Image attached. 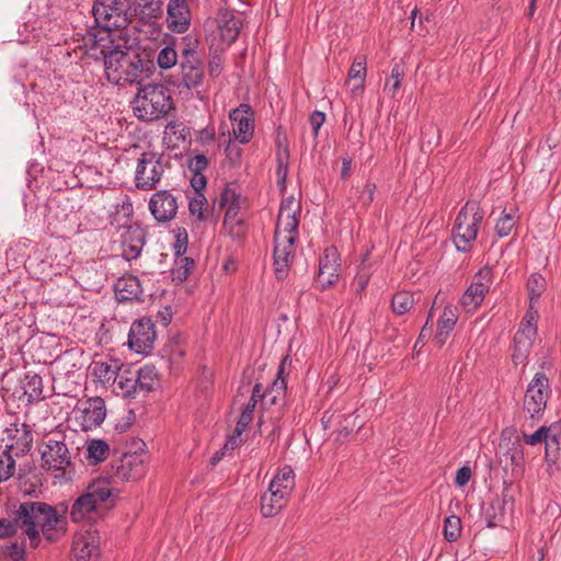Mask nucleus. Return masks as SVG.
Listing matches in <instances>:
<instances>
[{
    "mask_svg": "<svg viewBox=\"0 0 561 561\" xmlns=\"http://www.w3.org/2000/svg\"><path fill=\"white\" fill-rule=\"evenodd\" d=\"M217 25L221 39L227 44H232L240 34L243 21L240 13L220 9L217 14Z\"/></svg>",
    "mask_w": 561,
    "mask_h": 561,
    "instance_id": "4be33fe9",
    "label": "nucleus"
},
{
    "mask_svg": "<svg viewBox=\"0 0 561 561\" xmlns=\"http://www.w3.org/2000/svg\"><path fill=\"white\" fill-rule=\"evenodd\" d=\"M253 413L254 411H252L250 408H244L242 410L236 425L238 434H242L247 430L249 424L253 421Z\"/></svg>",
    "mask_w": 561,
    "mask_h": 561,
    "instance_id": "4d7b16f0",
    "label": "nucleus"
},
{
    "mask_svg": "<svg viewBox=\"0 0 561 561\" xmlns=\"http://www.w3.org/2000/svg\"><path fill=\"white\" fill-rule=\"evenodd\" d=\"M162 140L170 150L184 149L191 145V128L181 121H170L164 127Z\"/></svg>",
    "mask_w": 561,
    "mask_h": 561,
    "instance_id": "412c9836",
    "label": "nucleus"
},
{
    "mask_svg": "<svg viewBox=\"0 0 561 561\" xmlns=\"http://www.w3.org/2000/svg\"><path fill=\"white\" fill-rule=\"evenodd\" d=\"M535 340L514 336V350L512 359L515 365L522 364L529 355Z\"/></svg>",
    "mask_w": 561,
    "mask_h": 561,
    "instance_id": "58836bf2",
    "label": "nucleus"
},
{
    "mask_svg": "<svg viewBox=\"0 0 561 561\" xmlns=\"http://www.w3.org/2000/svg\"><path fill=\"white\" fill-rule=\"evenodd\" d=\"M483 216L480 204L476 201H468L460 209L453 229V241L458 251H470L477 239Z\"/></svg>",
    "mask_w": 561,
    "mask_h": 561,
    "instance_id": "39448f33",
    "label": "nucleus"
},
{
    "mask_svg": "<svg viewBox=\"0 0 561 561\" xmlns=\"http://www.w3.org/2000/svg\"><path fill=\"white\" fill-rule=\"evenodd\" d=\"M215 139V128L206 126L196 134V141L201 145H208Z\"/></svg>",
    "mask_w": 561,
    "mask_h": 561,
    "instance_id": "052dcab7",
    "label": "nucleus"
},
{
    "mask_svg": "<svg viewBox=\"0 0 561 561\" xmlns=\"http://www.w3.org/2000/svg\"><path fill=\"white\" fill-rule=\"evenodd\" d=\"M461 520L456 515L446 517L444 522V538L448 542H455L461 535Z\"/></svg>",
    "mask_w": 561,
    "mask_h": 561,
    "instance_id": "49530a36",
    "label": "nucleus"
},
{
    "mask_svg": "<svg viewBox=\"0 0 561 561\" xmlns=\"http://www.w3.org/2000/svg\"><path fill=\"white\" fill-rule=\"evenodd\" d=\"M206 204V198L203 194H195L194 197L190 199L188 209L193 216H196L198 220L204 218L203 209Z\"/></svg>",
    "mask_w": 561,
    "mask_h": 561,
    "instance_id": "603ef678",
    "label": "nucleus"
},
{
    "mask_svg": "<svg viewBox=\"0 0 561 561\" xmlns=\"http://www.w3.org/2000/svg\"><path fill=\"white\" fill-rule=\"evenodd\" d=\"M376 184L367 182L362 187H356L357 199L355 205L362 207L363 209H367L374 201Z\"/></svg>",
    "mask_w": 561,
    "mask_h": 561,
    "instance_id": "de8ad7c7",
    "label": "nucleus"
},
{
    "mask_svg": "<svg viewBox=\"0 0 561 561\" xmlns=\"http://www.w3.org/2000/svg\"><path fill=\"white\" fill-rule=\"evenodd\" d=\"M92 13L96 24L108 32V36L118 33L122 37L133 19L127 0H95Z\"/></svg>",
    "mask_w": 561,
    "mask_h": 561,
    "instance_id": "20e7f679",
    "label": "nucleus"
},
{
    "mask_svg": "<svg viewBox=\"0 0 561 561\" xmlns=\"http://www.w3.org/2000/svg\"><path fill=\"white\" fill-rule=\"evenodd\" d=\"M88 459L90 463L104 461L110 453L108 444L102 439H92L87 447Z\"/></svg>",
    "mask_w": 561,
    "mask_h": 561,
    "instance_id": "e433bc0d",
    "label": "nucleus"
},
{
    "mask_svg": "<svg viewBox=\"0 0 561 561\" xmlns=\"http://www.w3.org/2000/svg\"><path fill=\"white\" fill-rule=\"evenodd\" d=\"M222 70V58L219 55H214L208 61V71L213 77L220 75Z\"/></svg>",
    "mask_w": 561,
    "mask_h": 561,
    "instance_id": "338daca9",
    "label": "nucleus"
},
{
    "mask_svg": "<svg viewBox=\"0 0 561 561\" xmlns=\"http://www.w3.org/2000/svg\"><path fill=\"white\" fill-rule=\"evenodd\" d=\"M366 78V58L364 56H357L350 70H348V79L351 80H359V84L353 88V92L357 90L363 91V84Z\"/></svg>",
    "mask_w": 561,
    "mask_h": 561,
    "instance_id": "79ce46f5",
    "label": "nucleus"
},
{
    "mask_svg": "<svg viewBox=\"0 0 561 561\" xmlns=\"http://www.w3.org/2000/svg\"><path fill=\"white\" fill-rule=\"evenodd\" d=\"M110 484L111 482L105 477L93 480L84 493L72 504L70 511L71 519L75 523H79L95 512L100 504L106 502L114 491Z\"/></svg>",
    "mask_w": 561,
    "mask_h": 561,
    "instance_id": "423d86ee",
    "label": "nucleus"
},
{
    "mask_svg": "<svg viewBox=\"0 0 561 561\" xmlns=\"http://www.w3.org/2000/svg\"><path fill=\"white\" fill-rule=\"evenodd\" d=\"M114 291L118 301H127L139 298L141 286L137 277L124 275L115 282Z\"/></svg>",
    "mask_w": 561,
    "mask_h": 561,
    "instance_id": "bb28decb",
    "label": "nucleus"
},
{
    "mask_svg": "<svg viewBox=\"0 0 561 561\" xmlns=\"http://www.w3.org/2000/svg\"><path fill=\"white\" fill-rule=\"evenodd\" d=\"M187 68H204V61L201 54L188 55L187 57L180 58V69Z\"/></svg>",
    "mask_w": 561,
    "mask_h": 561,
    "instance_id": "13d9d810",
    "label": "nucleus"
},
{
    "mask_svg": "<svg viewBox=\"0 0 561 561\" xmlns=\"http://www.w3.org/2000/svg\"><path fill=\"white\" fill-rule=\"evenodd\" d=\"M209 161L204 154H196L188 160V168L193 173H202L208 168Z\"/></svg>",
    "mask_w": 561,
    "mask_h": 561,
    "instance_id": "6e6d98bb",
    "label": "nucleus"
},
{
    "mask_svg": "<svg viewBox=\"0 0 561 561\" xmlns=\"http://www.w3.org/2000/svg\"><path fill=\"white\" fill-rule=\"evenodd\" d=\"M149 209L157 221L167 222L175 217L178 202L169 191H158L150 198Z\"/></svg>",
    "mask_w": 561,
    "mask_h": 561,
    "instance_id": "6ab92c4d",
    "label": "nucleus"
},
{
    "mask_svg": "<svg viewBox=\"0 0 561 561\" xmlns=\"http://www.w3.org/2000/svg\"><path fill=\"white\" fill-rule=\"evenodd\" d=\"M517 222L513 214L506 213L504 209L495 224V232L500 238L507 237Z\"/></svg>",
    "mask_w": 561,
    "mask_h": 561,
    "instance_id": "09e8293b",
    "label": "nucleus"
},
{
    "mask_svg": "<svg viewBox=\"0 0 561 561\" xmlns=\"http://www.w3.org/2000/svg\"><path fill=\"white\" fill-rule=\"evenodd\" d=\"M157 333L150 318L136 320L128 333V346L137 354H148L154 345Z\"/></svg>",
    "mask_w": 561,
    "mask_h": 561,
    "instance_id": "ddd939ff",
    "label": "nucleus"
},
{
    "mask_svg": "<svg viewBox=\"0 0 561 561\" xmlns=\"http://www.w3.org/2000/svg\"><path fill=\"white\" fill-rule=\"evenodd\" d=\"M229 118L233 125L234 137L241 144H248L254 134V112L249 104H240L233 108Z\"/></svg>",
    "mask_w": 561,
    "mask_h": 561,
    "instance_id": "a211bd4d",
    "label": "nucleus"
},
{
    "mask_svg": "<svg viewBox=\"0 0 561 561\" xmlns=\"http://www.w3.org/2000/svg\"><path fill=\"white\" fill-rule=\"evenodd\" d=\"M137 445L135 451H125L119 459L112 461L111 479L118 481L139 480L146 474L147 455L142 449L145 443L139 440Z\"/></svg>",
    "mask_w": 561,
    "mask_h": 561,
    "instance_id": "6e6552de",
    "label": "nucleus"
},
{
    "mask_svg": "<svg viewBox=\"0 0 561 561\" xmlns=\"http://www.w3.org/2000/svg\"><path fill=\"white\" fill-rule=\"evenodd\" d=\"M122 367L123 364L116 358L94 360L91 364V374L96 382L107 388L115 385Z\"/></svg>",
    "mask_w": 561,
    "mask_h": 561,
    "instance_id": "b1692460",
    "label": "nucleus"
},
{
    "mask_svg": "<svg viewBox=\"0 0 561 561\" xmlns=\"http://www.w3.org/2000/svg\"><path fill=\"white\" fill-rule=\"evenodd\" d=\"M164 173L162 156L153 151H145L137 160L135 185L141 191L154 190Z\"/></svg>",
    "mask_w": 561,
    "mask_h": 561,
    "instance_id": "1a4fd4ad",
    "label": "nucleus"
},
{
    "mask_svg": "<svg viewBox=\"0 0 561 561\" xmlns=\"http://www.w3.org/2000/svg\"><path fill=\"white\" fill-rule=\"evenodd\" d=\"M172 108L171 91L162 83H149L139 88L133 101L135 116L145 122L160 119Z\"/></svg>",
    "mask_w": 561,
    "mask_h": 561,
    "instance_id": "7ed1b4c3",
    "label": "nucleus"
},
{
    "mask_svg": "<svg viewBox=\"0 0 561 561\" xmlns=\"http://www.w3.org/2000/svg\"><path fill=\"white\" fill-rule=\"evenodd\" d=\"M458 320L457 310L453 306H446L438 319L437 329L434 335L436 346L442 347L454 330Z\"/></svg>",
    "mask_w": 561,
    "mask_h": 561,
    "instance_id": "a878e982",
    "label": "nucleus"
},
{
    "mask_svg": "<svg viewBox=\"0 0 561 561\" xmlns=\"http://www.w3.org/2000/svg\"><path fill=\"white\" fill-rule=\"evenodd\" d=\"M493 273L484 266L474 275L472 283L460 299L461 306L468 311H476L484 300L485 294L492 285Z\"/></svg>",
    "mask_w": 561,
    "mask_h": 561,
    "instance_id": "9b49d317",
    "label": "nucleus"
},
{
    "mask_svg": "<svg viewBox=\"0 0 561 561\" xmlns=\"http://www.w3.org/2000/svg\"><path fill=\"white\" fill-rule=\"evenodd\" d=\"M199 39L192 34H187L180 39V58L187 57L188 55H196L199 53Z\"/></svg>",
    "mask_w": 561,
    "mask_h": 561,
    "instance_id": "8fccbe9b",
    "label": "nucleus"
},
{
    "mask_svg": "<svg viewBox=\"0 0 561 561\" xmlns=\"http://www.w3.org/2000/svg\"><path fill=\"white\" fill-rule=\"evenodd\" d=\"M549 396V380L545 373H537L527 386L524 401L523 413L530 421H539L546 410Z\"/></svg>",
    "mask_w": 561,
    "mask_h": 561,
    "instance_id": "0eeeda50",
    "label": "nucleus"
},
{
    "mask_svg": "<svg viewBox=\"0 0 561 561\" xmlns=\"http://www.w3.org/2000/svg\"><path fill=\"white\" fill-rule=\"evenodd\" d=\"M72 552L76 561H90L94 556L96 557L98 548L83 538H78L73 541Z\"/></svg>",
    "mask_w": 561,
    "mask_h": 561,
    "instance_id": "ea45409f",
    "label": "nucleus"
},
{
    "mask_svg": "<svg viewBox=\"0 0 561 561\" xmlns=\"http://www.w3.org/2000/svg\"><path fill=\"white\" fill-rule=\"evenodd\" d=\"M370 276L367 272L360 271L354 278L353 286H355V290L357 294H360L365 290L369 283Z\"/></svg>",
    "mask_w": 561,
    "mask_h": 561,
    "instance_id": "e2e57ef3",
    "label": "nucleus"
},
{
    "mask_svg": "<svg viewBox=\"0 0 561 561\" xmlns=\"http://www.w3.org/2000/svg\"><path fill=\"white\" fill-rule=\"evenodd\" d=\"M65 510L39 501H24L13 512V523L30 539L33 548L41 542V533L48 541H55L58 533L64 531Z\"/></svg>",
    "mask_w": 561,
    "mask_h": 561,
    "instance_id": "f257e3e1",
    "label": "nucleus"
},
{
    "mask_svg": "<svg viewBox=\"0 0 561 561\" xmlns=\"http://www.w3.org/2000/svg\"><path fill=\"white\" fill-rule=\"evenodd\" d=\"M105 75L110 82L124 85L139 83L152 67L149 60L133 48L126 50L116 47L108 51L102 50Z\"/></svg>",
    "mask_w": 561,
    "mask_h": 561,
    "instance_id": "f03ea898",
    "label": "nucleus"
},
{
    "mask_svg": "<svg viewBox=\"0 0 561 561\" xmlns=\"http://www.w3.org/2000/svg\"><path fill=\"white\" fill-rule=\"evenodd\" d=\"M146 233L138 225H130L124 228L121 234L123 256L127 261L137 259L145 245Z\"/></svg>",
    "mask_w": 561,
    "mask_h": 561,
    "instance_id": "aec40b11",
    "label": "nucleus"
},
{
    "mask_svg": "<svg viewBox=\"0 0 561 561\" xmlns=\"http://www.w3.org/2000/svg\"><path fill=\"white\" fill-rule=\"evenodd\" d=\"M137 378L139 391L149 392L154 389L159 382V375L154 366L145 365L138 369H134Z\"/></svg>",
    "mask_w": 561,
    "mask_h": 561,
    "instance_id": "7c9ffc66",
    "label": "nucleus"
},
{
    "mask_svg": "<svg viewBox=\"0 0 561 561\" xmlns=\"http://www.w3.org/2000/svg\"><path fill=\"white\" fill-rule=\"evenodd\" d=\"M301 205L294 196L286 197L282 201L274 236H285L298 238L299 216Z\"/></svg>",
    "mask_w": 561,
    "mask_h": 561,
    "instance_id": "f8f14e48",
    "label": "nucleus"
},
{
    "mask_svg": "<svg viewBox=\"0 0 561 561\" xmlns=\"http://www.w3.org/2000/svg\"><path fill=\"white\" fill-rule=\"evenodd\" d=\"M499 461L505 469L512 471L522 469L525 461L523 440L514 427H506L502 431L496 451Z\"/></svg>",
    "mask_w": 561,
    "mask_h": 561,
    "instance_id": "9d476101",
    "label": "nucleus"
},
{
    "mask_svg": "<svg viewBox=\"0 0 561 561\" xmlns=\"http://www.w3.org/2000/svg\"><path fill=\"white\" fill-rule=\"evenodd\" d=\"M43 467L48 470H66L71 465V457L64 442L49 438L42 450Z\"/></svg>",
    "mask_w": 561,
    "mask_h": 561,
    "instance_id": "dca6fc26",
    "label": "nucleus"
},
{
    "mask_svg": "<svg viewBox=\"0 0 561 561\" xmlns=\"http://www.w3.org/2000/svg\"><path fill=\"white\" fill-rule=\"evenodd\" d=\"M81 409V420L83 430H92L99 426L105 419V402L100 397L88 399Z\"/></svg>",
    "mask_w": 561,
    "mask_h": 561,
    "instance_id": "393cba45",
    "label": "nucleus"
},
{
    "mask_svg": "<svg viewBox=\"0 0 561 561\" xmlns=\"http://www.w3.org/2000/svg\"><path fill=\"white\" fill-rule=\"evenodd\" d=\"M116 381L121 394L125 398H135L136 393L139 391L134 369L128 368L123 370L122 374H118Z\"/></svg>",
    "mask_w": 561,
    "mask_h": 561,
    "instance_id": "72a5a7b5",
    "label": "nucleus"
},
{
    "mask_svg": "<svg viewBox=\"0 0 561 561\" xmlns=\"http://www.w3.org/2000/svg\"><path fill=\"white\" fill-rule=\"evenodd\" d=\"M179 60V54L175 49L174 44L167 45L163 47L157 56V64L158 66L163 69L168 70L172 67H174L178 64Z\"/></svg>",
    "mask_w": 561,
    "mask_h": 561,
    "instance_id": "a18cd8bd",
    "label": "nucleus"
},
{
    "mask_svg": "<svg viewBox=\"0 0 561 561\" xmlns=\"http://www.w3.org/2000/svg\"><path fill=\"white\" fill-rule=\"evenodd\" d=\"M242 197L241 194L231 186H226L216 199L215 204H218L219 208L226 209L225 225L236 224L242 225L243 220L238 218L241 208Z\"/></svg>",
    "mask_w": 561,
    "mask_h": 561,
    "instance_id": "5701e85b",
    "label": "nucleus"
},
{
    "mask_svg": "<svg viewBox=\"0 0 561 561\" xmlns=\"http://www.w3.org/2000/svg\"><path fill=\"white\" fill-rule=\"evenodd\" d=\"M403 77H404V67L401 64H394L391 69L390 78L387 79V81L385 83L383 91L392 98L396 96V94L401 85V80Z\"/></svg>",
    "mask_w": 561,
    "mask_h": 561,
    "instance_id": "c03bdc74",
    "label": "nucleus"
},
{
    "mask_svg": "<svg viewBox=\"0 0 561 561\" xmlns=\"http://www.w3.org/2000/svg\"><path fill=\"white\" fill-rule=\"evenodd\" d=\"M310 125L313 129V137L317 138L319 129L325 122V114L320 111H313L309 117Z\"/></svg>",
    "mask_w": 561,
    "mask_h": 561,
    "instance_id": "bf43d9fd",
    "label": "nucleus"
},
{
    "mask_svg": "<svg viewBox=\"0 0 561 561\" xmlns=\"http://www.w3.org/2000/svg\"><path fill=\"white\" fill-rule=\"evenodd\" d=\"M5 558L12 561H23L25 557V549L23 545L18 542L11 543L3 549Z\"/></svg>",
    "mask_w": 561,
    "mask_h": 561,
    "instance_id": "864d4df0",
    "label": "nucleus"
},
{
    "mask_svg": "<svg viewBox=\"0 0 561 561\" xmlns=\"http://www.w3.org/2000/svg\"><path fill=\"white\" fill-rule=\"evenodd\" d=\"M268 488L282 492V494L289 497L295 489V472L293 468L290 466L280 468L270 482Z\"/></svg>",
    "mask_w": 561,
    "mask_h": 561,
    "instance_id": "c85d7f7f",
    "label": "nucleus"
},
{
    "mask_svg": "<svg viewBox=\"0 0 561 561\" xmlns=\"http://www.w3.org/2000/svg\"><path fill=\"white\" fill-rule=\"evenodd\" d=\"M538 318L539 314L538 311L535 309L534 302H529V307L520 322L523 324L537 327Z\"/></svg>",
    "mask_w": 561,
    "mask_h": 561,
    "instance_id": "69168bd1",
    "label": "nucleus"
},
{
    "mask_svg": "<svg viewBox=\"0 0 561 561\" xmlns=\"http://www.w3.org/2000/svg\"><path fill=\"white\" fill-rule=\"evenodd\" d=\"M205 78V70L204 68H187V69H180V79L183 84L188 90H196L198 89Z\"/></svg>",
    "mask_w": 561,
    "mask_h": 561,
    "instance_id": "c9c22d12",
    "label": "nucleus"
},
{
    "mask_svg": "<svg viewBox=\"0 0 561 561\" xmlns=\"http://www.w3.org/2000/svg\"><path fill=\"white\" fill-rule=\"evenodd\" d=\"M516 336L528 337L535 340L537 335V327L519 323V328L515 333Z\"/></svg>",
    "mask_w": 561,
    "mask_h": 561,
    "instance_id": "774afa93",
    "label": "nucleus"
},
{
    "mask_svg": "<svg viewBox=\"0 0 561 561\" xmlns=\"http://www.w3.org/2000/svg\"><path fill=\"white\" fill-rule=\"evenodd\" d=\"M15 459L9 449L0 451V483L9 481L15 473Z\"/></svg>",
    "mask_w": 561,
    "mask_h": 561,
    "instance_id": "a19ab883",
    "label": "nucleus"
},
{
    "mask_svg": "<svg viewBox=\"0 0 561 561\" xmlns=\"http://www.w3.org/2000/svg\"><path fill=\"white\" fill-rule=\"evenodd\" d=\"M288 499L289 497L282 494V492H277L268 488L267 492L261 496L262 515L264 517H273L277 515L286 506Z\"/></svg>",
    "mask_w": 561,
    "mask_h": 561,
    "instance_id": "cd10ccee",
    "label": "nucleus"
},
{
    "mask_svg": "<svg viewBox=\"0 0 561 561\" xmlns=\"http://www.w3.org/2000/svg\"><path fill=\"white\" fill-rule=\"evenodd\" d=\"M340 255L336 248H327L319 259L318 275L316 278V285L321 289L325 290L330 286L334 285L339 280L340 270Z\"/></svg>",
    "mask_w": 561,
    "mask_h": 561,
    "instance_id": "2eb2a0df",
    "label": "nucleus"
},
{
    "mask_svg": "<svg viewBox=\"0 0 561 561\" xmlns=\"http://www.w3.org/2000/svg\"><path fill=\"white\" fill-rule=\"evenodd\" d=\"M265 396L262 383L257 382L254 385L251 398L244 408H250L254 411L256 403Z\"/></svg>",
    "mask_w": 561,
    "mask_h": 561,
    "instance_id": "0e129e2a",
    "label": "nucleus"
},
{
    "mask_svg": "<svg viewBox=\"0 0 561 561\" xmlns=\"http://www.w3.org/2000/svg\"><path fill=\"white\" fill-rule=\"evenodd\" d=\"M471 476H472V471H471L470 467L463 466V467L459 468L457 470L456 477H455L456 485L465 486L469 482Z\"/></svg>",
    "mask_w": 561,
    "mask_h": 561,
    "instance_id": "680f3d73",
    "label": "nucleus"
},
{
    "mask_svg": "<svg viewBox=\"0 0 561 561\" xmlns=\"http://www.w3.org/2000/svg\"><path fill=\"white\" fill-rule=\"evenodd\" d=\"M287 359L288 356H285L278 366L277 378L274 380L272 385V391H277L278 393H280L284 392L286 389V381L285 378L283 377V374L285 371Z\"/></svg>",
    "mask_w": 561,
    "mask_h": 561,
    "instance_id": "5fc2aeb1",
    "label": "nucleus"
},
{
    "mask_svg": "<svg viewBox=\"0 0 561 561\" xmlns=\"http://www.w3.org/2000/svg\"><path fill=\"white\" fill-rule=\"evenodd\" d=\"M195 267V261L188 256H180L174 261L171 270L172 279L178 283L186 280Z\"/></svg>",
    "mask_w": 561,
    "mask_h": 561,
    "instance_id": "f704fd0d",
    "label": "nucleus"
},
{
    "mask_svg": "<svg viewBox=\"0 0 561 561\" xmlns=\"http://www.w3.org/2000/svg\"><path fill=\"white\" fill-rule=\"evenodd\" d=\"M192 12L187 0H169L167 4L165 25L172 33L183 34L188 31Z\"/></svg>",
    "mask_w": 561,
    "mask_h": 561,
    "instance_id": "f3484780",
    "label": "nucleus"
},
{
    "mask_svg": "<svg viewBox=\"0 0 561 561\" xmlns=\"http://www.w3.org/2000/svg\"><path fill=\"white\" fill-rule=\"evenodd\" d=\"M24 394L27 396L28 401H39L45 399L43 394V380L42 377L35 373L27 371L23 378Z\"/></svg>",
    "mask_w": 561,
    "mask_h": 561,
    "instance_id": "2f4dec72",
    "label": "nucleus"
},
{
    "mask_svg": "<svg viewBox=\"0 0 561 561\" xmlns=\"http://www.w3.org/2000/svg\"><path fill=\"white\" fill-rule=\"evenodd\" d=\"M276 176H277V185L280 188H284L286 185L287 174H288V152L284 150L283 152H278L276 157Z\"/></svg>",
    "mask_w": 561,
    "mask_h": 561,
    "instance_id": "3c124183",
    "label": "nucleus"
},
{
    "mask_svg": "<svg viewBox=\"0 0 561 561\" xmlns=\"http://www.w3.org/2000/svg\"><path fill=\"white\" fill-rule=\"evenodd\" d=\"M546 279L539 273H533L527 279L529 302H535L546 290Z\"/></svg>",
    "mask_w": 561,
    "mask_h": 561,
    "instance_id": "37998d69",
    "label": "nucleus"
},
{
    "mask_svg": "<svg viewBox=\"0 0 561 561\" xmlns=\"http://www.w3.org/2000/svg\"><path fill=\"white\" fill-rule=\"evenodd\" d=\"M414 305L413 294L410 291H398L393 295L391 307L396 314L402 316L411 310Z\"/></svg>",
    "mask_w": 561,
    "mask_h": 561,
    "instance_id": "4c0bfd02",
    "label": "nucleus"
},
{
    "mask_svg": "<svg viewBox=\"0 0 561 561\" xmlns=\"http://www.w3.org/2000/svg\"><path fill=\"white\" fill-rule=\"evenodd\" d=\"M15 426V434L12 436V439L14 440L11 445H7L5 449H9L11 453L12 450H15V455H24L28 453L32 448L33 444V434L28 425L21 424L20 427H18V424H14Z\"/></svg>",
    "mask_w": 561,
    "mask_h": 561,
    "instance_id": "c756f323",
    "label": "nucleus"
},
{
    "mask_svg": "<svg viewBox=\"0 0 561 561\" xmlns=\"http://www.w3.org/2000/svg\"><path fill=\"white\" fill-rule=\"evenodd\" d=\"M535 421H530L528 417L523 419L519 425V432L523 435V442L530 446H536L545 443L547 439L546 426H540L534 433L529 434L528 428L534 426Z\"/></svg>",
    "mask_w": 561,
    "mask_h": 561,
    "instance_id": "473e14b6",
    "label": "nucleus"
},
{
    "mask_svg": "<svg viewBox=\"0 0 561 561\" xmlns=\"http://www.w3.org/2000/svg\"><path fill=\"white\" fill-rule=\"evenodd\" d=\"M298 238L274 236V253H273V265L274 273L277 279H284L288 275V271L291 266L295 257V243Z\"/></svg>",
    "mask_w": 561,
    "mask_h": 561,
    "instance_id": "4468645a",
    "label": "nucleus"
}]
</instances>
